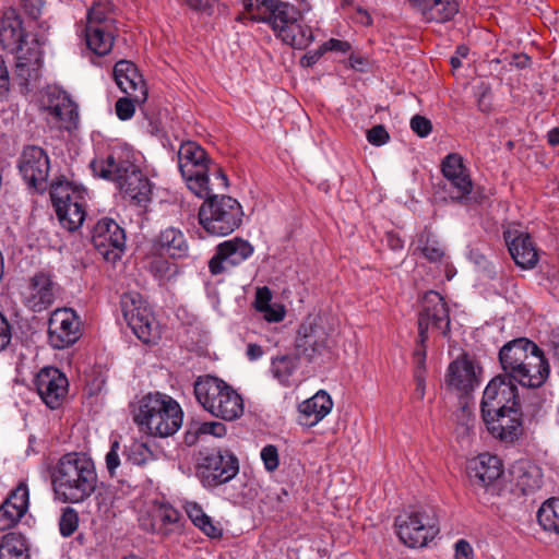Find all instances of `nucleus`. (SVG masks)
Segmentation results:
<instances>
[{
	"mask_svg": "<svg viewBox=\"0 0 559 559\" xmlns=\"http://www.w3.org/2000/svg\"><path fill=\"white\" fill-rule=\"evenodd\" d=\"M56 214L60 224L70 231L76 230L85 219V201L78 203V201L66 206L64 209L56 210Z\"/></svg>",
	"mask_w": 559,
	"mask_h": 559,
	"instance_id": "79ce46f5",
	"label": "nucleus"
},
{
	"mask_svg": "<svg viewBox=\"0 0 559 559\" xmlns=\"http://www.w3.org/2000/svg\"><path fill=\"white\" fill-rule=\"evenodd\" d=\"M34 383L41 401L50 409H57L62 405L69 391V381L58 368L40 369Z\"/></svg>",
	"mask_w": 559,
	"mask_h": 559,
	"instance_id": "a211bd4d",
	"label": "nucleus"
},
{
	"mask_svg": "<svg viewBox=\"0 0 559 559\" xmlns=\"http://www.w3.org/2000/svg\"><path fill=\"white\" fill-rule=\"evenodd\" d=\"M504 240L508 250L515 264L524 270L533 269L538 262L536 247L527 233L518 229L504 231Z\"/></svg>",
	"mask_w": 559,
	"mask_h": 559,
	"instance_id": "393cba45",
	"label": "nucleus"
},
{
	"mask_svg": "<svg viewBox=\"0 0 559 559\" xmlns=\"http://www.w3.org/2000/svg\"><path fill=\"white\" fill-rule=\"evenodd\" d=\"M474 551L472 546L465 539H460L455 544V559H473Z\"/></svg>",
	"mask_w": 559,
	"mask_h": 559,
	"instance_id": "680f3d73",
	"label": "nucleus"
},
{
	"mask_svg": "<svg viewBox=\"0 0 559 559\" xmlns=\"http://www.w3.org/2000/svg\"><path fill=\"white\" fill-rule=\"evenodd\" d=\"M537 521L544 530L559 534V498H550L540 506Z\"/></svg>",
	"mask_w": 559,
	"mask_h": 559,
	"instance_id": "37998d69",
	"label": "nucleus"
},
{
	"mask_svg": "<svg viewBox=\"0 0 559 559\" xmlns=\"http://www.w3.org/2000/svg\"><path fill=\"white\" fill-rule=\"evenodd\" d=\"M176 265L158 254L150 262V272L158 280H168L176 274Z\"/></svg>",
	"mask_w": 559,
	"mask_h": 559,
	"instance_id": "de8ad7c7",
	"label": "nucleus"
},
{
	"mask_svg": "<svg viewBox=\"0 0 559 559\" xmlns=\"http://www.w3.org/2000/svg\"><path fill=\"white\" fill-rule=\"evenodd\" d=\"M201 435H212L223 437L226 435V426L218 421H191L185 433V442L188 445L194 444Z\"/></svg>",
	"mask_w": 559,
	"mask_h": 559,
	"instance_id": "ea45409f",
	"label": "nucleus"
},
{
	"mask_svg": "<svg viewBox=\"0 0 559 559\" xmlns=\"http://www.w3.org/2000/svg\"><path fill=\"white\" fill-rule=\"evenodd\" d=\"M328 332L317 317H308L299 326L296 337V354L312 361L328 347Z\"/></svg>",
	"mask_w": 559,
	"mask_h": 559,
	"instance_id": "f3484780",
	"label": "nucleus"
},
{
	"mask_svg": "<svg viewBox=\"0 0 559 559\" xmlns=\"http://www.w3.org/2000/svg\"><path fill=\"white\" fill-rule=\"evenodd\" d=\"M383 241L392 250H400L403 248V240L393 231H388L384 235Z\"/></svg>",
	"mask_w": 559,
	"mask_h": 559,
	"instance_id": "69168bd1",
	"label": "nucleus"
},
{
	"mask_svg": "<svg viewBox=\"0 0 559 559\" xmlns=\"http://www.w3.org/2000/svg\"><path fill=\"white\" fill-rule=\"evenodd\" d=\"M49 168L48 155L41 147L31 145L23 150L19 158V169L28 187L36 190L44 189Z\"/></svg>",
	"mask_w": 559,
	"mask_h": 559,
	"instance_id": "6ab92c4d",
	"label": "nucleus"
},
{
	"mask_svg": "<svg viewBox=\"0 0 559 559\" xmlns=\"http://www.w3.org/2000/svg\"><path fill=\"white\" fill-rule=\"evenodd\" d=\"M478 108L484 112L490 109V87L488 85L478 86Z\"/></svg>",
	"mask_w": 559,
	"mask_h": 559,
	"instance_id": "e2e57ef3",
	"label": "nucleus"
},
{
	"mask_svg": "<svg viewBox=\"0 0 559 559\" xmlns=\"http://www.w3.org/2000/svg\"><path fill=\"white\" fill-rule=\"evenodd\" d=\"M367 140L372 145L381 146L388 143L390 135L382 124H377L367 131Z\"/></svg>",
	"mask_w": 559,
	"mask_h": 559,
	"instance_id": "864d4df0",
	"label": "nucleus"
},
{
	"mask_svg": "<svg viewBox=\"0 0 559 559\" xmlns=\"http://www.w3.org/2000/svg\"><path fill=\"white\" fill-rule=\"evenodd\" d=\"M84 189L74 187L69 181H57L50 188V198L55 210L68 207L75 201L84 202Z\"/></svg>",
	"mask_w": 559,
	"mask_h": 559,
	"instance_id": "e433bc0d",
	"label": "nucleus"
},
{
	"mask_svg": "<svg viewBox=\"0 0 559 559\" xmlns=\"http://www.w3.org/2000/svg\"><path fill=\"white\" fill-rule=\"evenodd\" d=\"M261 459L267 471L273 472L278 467V452L275 445L269 444L264 447L261 451Z\"/></svg>",
	"mask_w": 559,
	"mask_h": 559,
	"instance_id": "5fc2aeb1",
	"label": "nucleus"
},
{
	"mask_svg": "<svg viewBox=\"0 0 559 559\" xmlns=\"http://www.w3.org/2000/svg\"><path fill=\"white\" fill-rule=\"evenodd\" d=\"M91 167L99 177L119 183L135 166L127 160L117 162L109 155L106 159L93 160Z\"/></svg>",
	"mask_w": 559,
	"mask_h": 559,
	"instance_id": "f704fd0d",
	"label": "nucleus"
},
{
	"mask_svg": "<svg viewBox=\"0 0 559 559\" xmlns=\"http://www.w3.org/2000/svg\"><path fill=\"white\" fill-rule=\"evenodd\" d=\"M79 527V514L71 508L67 507L63 509L60 520L59 530L63 537H70Z\"/></svg>",
	"mask_w": 559,
	"mask_h": 559,
	"instance_id": "09e8293b",
	"label": "nucleus"
},
{
	"mask_svg": "<svg viewBox=\"0 0 559 559\" xmlns=\"http://www.w3.org/2000/svg\"><path fill=\"white\" fill-rule=\"evenodd\" d=\"M396 533L408 547H423L438 533V519L433 508L409 510L395 518Z\"/></svg>",
	"mask_w": 559,
	"mask_h": 559,
	"instance_id": "1a4fd4ad",
	"label": "nucleus"
},
{
	"mask_svg": "<svg viewBox=\"0 0 559 559\" xmlns=\"http://www.w3.org/2000/svg\"><path fill=\"white\" fill-rule=\"evenodd\" d=\"M0 41L4 49L15 55V74L21 79V85L27 87L39 76L45 37L27 31L17 12L9 9L1 20Z\"/></svg>",
	"mask_w": 559,
	"mask_h": 559,
	"instance_id": "f257e3e1",
	"label": "nucleus"
},
{
	"mask_svg": "<svg viewBox=\"0 0 559 559\" xmlns=\"http://www.w3.org/2000/svg\"><path fill=\"white\" fill-rule=\"evenodd\" d=\"M10 90V78L9 71L5 66V62L0 56V99H3L8 96Z\"/></svg>",
	"mask_w": 559,
	"mask_h": 559,
	"instance_id": "bf43d9fd",
	"label": "nucleus"
},
{
	"mask_svg": "<svg viewBox=\"0 0 559 559\" xmlns=\"http://www.w3.org/2000/svg\"><path fill=\"white\" fill-rule=\"evenodd\" d=\"M466 471L475 490H488L501 476L502 466L498 456L485 453L469 460Z\"/></svg>",
	"mask_w": 559,
	"mask_h": 559,
	"instance_id": "5701e85b",
	"label": "nucleus"
},
{
	"mask_svg": "<svg viewBox=\"0 0 559 559\" xmlns=\"http://www.w3.org/2000/svg\"><path fill=\"white\" fill-rule=\"evenodd\" d=\"M481 417L487 430L496 439L511 443L522 435L521 405Z\"/></svg>",
	"mask_w": 559,
	"mask_h": 559,
	"instance_id": "aec40b11",
	"label": "nucleus"
},
{
	"mask_svg": "<svg viewBox=\"0 0 559 559\" xmlns=\"http://www.w3.org/2000/svg\"><path fill=\"white\" fill-rule=\"evenodd\" d=\"M333 402L325 391H319L312 397L298 406V423L305 427H312L321 421L332 409Z\"/></svg>",
	"mask_w": 559,
	"mask_h": 559,
	"instance_id": "c756f323",
	"label": "nucleus"
},
{
	"mask_svg": "<svg viewBox=\"0 0 559 559\" xmlns=\"http://www.w3.org/2000/svg\"><path fill=\"white\" fill-rule=\"evenodd\" d=\"M153 250L160 255L180 259L188 255L189 245L180 229L168 227L154 238Z\"/></svg>",
	"mask_w": 559,
	"mask_h": 559,
	"instance_id": "c85d7f7f",
	"label": "nucleus"
},
{
	"mask_svg": "<svg viewBox=\"0 0 559 559\" xmlns=\"http://www.w3.org/2000/svg\"><path fill=\"white\" fill-rule=\"evenodd\" d=\"M153 453L143 442H132L127 451V459L134 465H143L151 457Z\"/></svg>",
	"mask_w": 559,
	"mask_h": 559,
	"instance_id": "8fccbe9b",
	"label": "nucleus"
},
{
	"mask_svg": "<svg viewBox=\"0 0 559 559\" xmlns=\"http://www.w3.org/2000/svg\"><path fill=\"white\" fill-rule=\"evenodd\" d=\"M29 493L24 483L10 491L0 504V532L14 527L28 510Z\"/></svg>",
	"mask_w": 559,
	"mask_h": 559,
	"instance_id": "b1692460",
	"label": "nucleus"
},
{
	"mask_svg": "<svg viewBox=\"0 0 559 559\" xmlns=\"http://www.w3.org/2000/svg\"><path fill=\"white\" fill-rule=\"evenodd\" d=\"M119 189L126 199H129L136 205H144L150 201L152 189L148 179L134 167L118 183Z\"/></svg>",
	"mask_w": 559,
	"mask_h": 559,
	"instance_id": "2f4dec72",
	"label": "nucleus"
},
{
	"mask_svg": "<svg viewBox=\"0 0 559 559\" xmlns=\"http://www.w3.org/2000/svg\"><path fill=\"white\" fill-rule=\"evenodd\" d=\"M445 381L449 388L463 393L473 391L479 383L475 365L466 355L450 364Z\"/></svg>",
	"mask_w": 559,
	"mask_h": 559,
	"instance_id": "cd10ccee",
	"label": "nucleus"
},
{
	"mask_svg": "<svg viewBox=\"0 0 559 559\" xmlns=\"http://www.w3.org/2000/svg\"><path fill=\"white\" fill-rule=\"evenodd\" d=\"M193 389L198 403L212 416L231 421L243 414L241 395L224 380L213 376L199 377Z\"/></svg>",
	"mask_w": 559,
	"mask_h": 559,
	"instance_id": "0eeeda50",
	"label": "nucleus"
},
{
	"mask_svg": "<svg viewBox=\"0 0 559 559\" xmlns=\"http://www.w3.org/2000/svg\"><path fill=\"white\" fill-rule=\"evenodd\" d=\"M414 253H420L430 263H437L443 259L445 250L438 237L425 228L417 236Z\"/></svg>",
	"mask_w": 559,
	"mask_h": 559,
	"instance_id": "c9c22d12",
	"label": "nucleus"
},
{
	"mask_svg": "<svg viewBox=\"0 0 559 559\" xmlns=\"http://www.w3.org/2000/svg\"><path fill=\"white\" fill-rule=\"evenodd\" d=\"M520 404L518 386L507 376L493 377L485 388L480 402L481 416L501 412Z\"/></svg>",
	"mask_w": 559,
	"mask_h": 559,
	"instance_id": "4468645a",
	"label": "nucleus"
},
{
	"mask_svg": "<svg viewBox=\"0 0 559 559\" xmlns=\"http://www.w3.org/2000/svg\"><path fill=\"white\" fill-rule=\"evenodd\" d=\"M178 165L187 187L200 198L228 188V178L222 167L197 142L187 141L180 145Z\"/></svg>",
	"mask_w": 559,
	"mask_h": 559,
	"instance_id": "20e7f679",
	"label": "nucleus"
},
{
	"mask_svg": "<svg viewBox=\"0 0 559 559\" xmlns=\"http://www.w3.org/2000/svg\"><path fill=\"white\" fill-rule=\"evenodd\" d=\"M441 171L444 179L440 185V190L444 200L462 204H468L474 200L473 182L461 155L449 154L442 160Z\"/></svg>",
	"mask_w": 559,
	"mask_h": 559,
	"instance_id": "f8f14e48",
	"label": "nucleus"
},
{
	"mask_svg": "<svg viewBox=\"0 0 559 559\" xmlns=\"http://www.w3.org/2000/svg\"><path fill=\"white\" fill-rule=\"evenodd\" d=\"M322 48L325 51H337L342 53H346L350 49V44L345 40H340L335 38H331L322 45Z\"/></svg>",
	"mask_w": 559,
	"mask_h": 559,
	"instance_id": "052dcab7",
	"label": "nucleus"
},
{
	"mask_svg": "<svg viewBox=\"0 0 559 559\" xmlns=\"http://www.w3.org/2000/svg\"><path fill=\"white\" fill-rule=\"evenodd\" d=\"M300 357L281 355L272 359V373L282 384L289 385V379L295 372Z\"/></svg>",
	"mask_w": 559,
	"mask_h": 559,
	"instance_id": "c03bdc74",
	"label": "nucleus"
},
{
	"mask_svg": "<svg viewBox=\"0 0 559 559\" xmlns=\"http://www.w3.org/2000/svg\"><path fill=\"white\" fill-rule=\"evenodd\" d=\"M92 242L107 261H116L124 249L126 234L114 219L105 217L93 227Z\"/></svg>",
	"mask_w": 559,
	"mask_h": 559,
	"instance_id": "2eb2a0df",
	"label": "nucleus"
},
{
	"mask_svg": "<svg viewBox=\"0 0 559 559\" xmlns=\"http://www.w3.org/2000/svg\"><path fill=\"white\" fill-rule=\"evenodd\" d=\"M86 26H116L115 20L109 15V4L96 3L87 13Z\"/></svg>",
	"mask_w": 559,
	"mask_h": 559,
	"instance_id": "49530a36",
	"label": "nucleus"
},
{
	"mask_svg": "<svg viewBox=\"0 0 559 559\" xmlns=\"http://www.w3.org/2000/svg\"><path fill=\"white\" fill-rule=\"evenodd\" d=\"M238 471L239 463L235 454L214 449L201 451L195 466V475L204 487L228 483Z\"/></svg>",
	"mask_w": 559,
	"mask_h": 559,
	"instance_id": "9d476101",
	"label": "nucleus"
},
{
	"mask_svg": "<svg viewBox=\"0 0 559 559\" xmlns=\"http://www.w3.org/2000/svg\"><path fill=\"white\" fill-rule=\"evenodd\" d=\"M120 305L124 321L140 341L151 343L158 338V323L150 306L140 294H123Z\"/></svg>",
	"mask_w": 559,
	"mask_h": 559,
	"instance_id": "9b49d317",
	"label": "nucleus"
},
{
	"mask_svg": "<svg viewBox=\"0 0 559 559\" xmlns=\"http://www.w3.org/2000/svg\"><path fill=\"white\" fill-rule=\"evenodd\" d=\"M450 313L443 297L433 290L425 294L423 307L418 313V336L415 348L427 349L428 329L440 330L444 337L450 335Z\"/></svg>",
	"mask_w": 559,
	"mask_h": 559,
	"instance_id": "ddd939ff",
	"label": "nucleus"
},
{
	"mask_svg": "<svg viewBox=\"0 0 559 559\" xmlns=\"http://www.w3.org/2000/svg\"><path fill=\"white\" fill-rule=\"evenodd\" d=\"M12 340V325L7 317L0 312V352L8 348Z\"/></svg>",
	"mask_w": 559,
	"mask_h": 559,
	"instance_id": "6e6d98bb",
	"label": "nucleus"
},
{
	"mask_svg": "<svg viewBox=\"0 0 559 559\" xmlns=\"http://www.w3.org/2000/svg\"><path fill=\"white\" fill-rule=\"evenodd\" d=\"M0 559H28L25 538L15 533L4 535L0 544Z\"/></svg>",
	"mask_w": 559,
	"mask_h": 559,
	"instance_id": "a19ab883",
	"label": "nucleus"
},
{
	"mask_svg": "<svg viewBox=\"0 0 559 559\" xmlns=\"http://www.w3.org/2000/svg\"><path fill=\"white\" fill-rule=\"evenodd\" d=\"M426 349L425 348H415L413 353L414 360V380H415V391L414 395L418 400H423L425 397V366H426Z\"/></svg>",
	"mask_w": 559,
	"mask_h": 559,
	"instance_id": "a18cd8bd",
	"label": "nucleus"
},
{
	"mask_svg": "<svg viewBox=\"0 0 559 559\" xmlns=\"http://www.w3.org/2000/svg\"><path fill=\"white\" fill-rule=\"evenodd\" d=\"M411 128L418 136L426 138L432 130V123L428 118L415 115L411 119Z\"/></svg>",
	"mask_w": 559,
	"mask_h": 559,
	"instance_id": "603ef678",
	"label": "nucleus"
},
{
	"mask_svg": "<svg viewBox=\"0 0 559 559\" xmlns=\"http://www.w3.org/2000/svg\"><path fill=\"white\" fill-rule=\"evenodd\" d=\"M119 448H120L119 442L114 441L110 445V450L108 451V453L105 456L106 467L111 476L115 474V471L120 465V459L118 455Z\"/></svg>",
	"mask_w": 559,
	"mask_h": 559,
	"instance_id": "13d9d810",
	"label": "nucleus"
},
{
	"mask_svg": "<svg viewBox=\"0 0 559 559\" xmlns=\"http://www.w3.org/2000/svg\"><path fill=\"white\" fill-rule=\"evenodd\" d=\"M253 253V247L247 240L234 238L217 246L215 255L210 260L209 267L213 275H218L228 267L236 266Z\"/></svg>",
	"mask_w": 559,
	"mask_h": 559,
	"instance_id": "4be33fe9",
	"label": "nucleus"
},
{
	"mask_svg": "<svg viewBox=\"0 0 559 559\" xmlns=\"http://www.w3.org/2000/svg\"><path fill=\"white\" fill-rule=\"evenodd\" d=\"M80 336V319L72 309H56L51 313L48 322V337L53 348L63 349L69 347Z\"/></svg>",
	"mask_w": 559,
	"mask_h": 559,
	"instance_id": "dca6fc26",
	"label": "nucleus"
},
{
	"mask_svg": "<svg viewBox=\"0 0 559 559\" xmlns=\"http://www.w3.org/2000/svg\"><path fill=\"white\" fill-rule=\"evenodd\" d=\"M468 55V48L464 45L459 46L455 51V56H452L450 63L453 69H459L462 66L461 59Z\"/></svg>",
	"mask_w": 559,
	"mask_h": 559,
	"instance_id": "774afa93",
	"label": "nucleus"
},
{
	"mask_svg": "<svg viewBox=\"0 0 559 559\" xmlns=\"http://www.w3.org/2000/svg\"><path fill=\"white\" fill-rule=\"evenodd\" d=\"M413 9L419 12L426 22L444 23L459 12L456 0H413Z\"/></svg>",
	"mask_w": 559,
	"mask_h": 559,
	"instance_id": "7c9ffc66",
	"label": "nucleus"
},
{
	"mask_svg": "<svg viewBox=\"0 0 559 559\" xmlns=\"http://www.w3.org/2000/svg\"><path fill=\"white\" fill-rule=\"evenodd\" d=\"M204 202L199 210V223L206 233L213 236H227L238 228L242 222L240 203L215 191L204 195Z\"/></svg>",
	"mask_w": 559,
	"mask_h": 559,
	"instance_id": "6e6552de",
	"label": "nucleus"
},
{
	"mask_svg": "<svg viewBox=\"0 0 559 559\" xmlns=\"http://www.w3.org/2000/svg\"><path fill=\"white\" fill-rule=\"evenodd\" d=\"M323 53H324V50L321 47L320 49H318L316 51H310L307 55H305L301 58L300 62L305 67H311L320 60V58L322 57Z\"/></svg>",
	"mask_w": 559,
	"mask_h": 559,
	"instance_id": "338daca9",
	"label": "nucleus"
},
{
	"mask_svg": "<svg viewBox=\"0 0 559 559\" xmlns=\"http://www.w3.org/2000/svg\"><path fill=\"white\" fill-rule=\"evenodd\" d=\"M183 412L179 403L167 394L148 393L140 401L133 415L141 431L154 437H169L182 425Z\"/></svg>",
	"mask_w": 559,
	"mask_h": 559,
	"instance_id": "423d86ee",
	"label": "nucleus"
},
{
	"mask_svg": "<svg viewBox=\"0 0 559 559\" xmlns=\"http://www.w3.org/2000/svg\"><path fill=\"white\" fill-rule=\"evenodd\" d=\"M49 115L59 122V128L70 130L76 126L79 111L76 105L67 96L48 107Z\"/></svg>",
	"mask_w": 559,
	"mask_h": 559,
	"instance_id": "4c0bfd02",
	"label": "nucleus"
},
{
	"mask_svg": "<svg viewBox=\"0 0 559 559\" xmlns=\"http://www.w3.org/2000/svg\"><path fill=\"white\" fill-rule=\"evenodd\" d=\"M44 0H21V5L25 14L33 21L37 20L44 8Z\"/></svg>",
	"mask_w": 559,
	"mask_h": 559,
	"instance_id": "4d7b16f0",
	"label": "nucleus"
},
{
	"mask_svg": "<svg viewBox=\"0 0 559 559\" xmlns=\"http://www.w3.org/2000/svg\"><path fill=\"white\" fill-rule=\"evenodd\" d=\"M117 31V26H86L85 38L87 47L98 56L107 55L114 46Z\"/></svg>",
	"mask_w": 559,
	"mask_h": 559,
	"instance_id": "72a5a7b5",
	"label": "nucleus"
},
{
	"mask_svg": "<svg viewBox=\"0 0 559 559\" xmlns=\"http://www.w3.org/2000/svg\"><path fill=\"white\" fill-rule=\"evenodd\" d=\"M187 514L192 523L199 527L206 536L219 538L223 535V528L219 523L214 522L203 509L195 502H190L186 508Z\"/></svg>",
	"mask_w": 559,
	"mask_h": 559,
	"instance_id": "58836bf2",
	"label": "nucleus"
},
{
	"mask_svg": "<svg viewBox=\"0 0 559 559\" xmlns=\"http://www.w3.org/2000/svg\"><path fill=\"white\" fill-rule=\"evenodd\" d=\"M257 8L267 13L264 21L271 25L283 43L296 49H305L312 43V31L304 23L305 13L311 9L307 0H296L295 3L281 0H257Z\"/></svg>",
	"mask_w": 559,
	"mask_h": 559,
	"instance_id": "39448f33",
	"label": "nucleus"
},
{
	"mask_svg": "<svg viewBox=\"0 0 559 559\" xmlns=\"http://www.w3.org/2000/svg\"><path fill=\"white\" fill-rule=\"evenodd\" d=\"M260 311L264 312V318L270 322H280L284 319L285 312L282 308L274 309L271 305L260 307Z\"/></svg>",
	"mask_w": 559,
	"mask_h": 559,
	"instance_id": "0e129e2a",
	"label": "nucleus"
},
{
	"mask_svg": "<svg viewBox=\"0 0 559 559\" xmlns=\"http://www.w3.org/2000/svg\"><path fill=\"white\" fill-rule=\"evenodd\" d=\"M180 513L168 503H155L141 519V526L162 537H169L181 531Z\"/></svg>",
	"mask_w": 559,
	"mask_h": 559,
	"instance_id": "412c9836",
	"label": "nucleus"
},
{
	"mask_svg": "<svg viewBox=\"0 0 559 559\" xmlns=\"http://www.w3.org/2000/svg\"><path fill=\"white\" fill-rule=\"evenodd\" d=\"M114 78L119 88L134 100L144 104L147 99V88L142 75L135 66L128 60H120L115 64Z\"/></svg>",
	"mask_w": 559,
	"mask_h": 559,
	"instance_id": "bb28decb",
	"label": "nucleus"
},
{
	"mask_svg": "<svg viewBox=\"0 0 559 559\" xmlns=\"http://www.w3.org/2000/svg\"><path fill=\"white\" fill-rule=\"evenodd\" d=\"M134 96L121 97L116 102L115 109L120 120L130 119L135 111V106L141 105L134 100Z\"/></svg>",
	"mask_w": 559,
	"mask_h": 559,
	"instance_id": "3c124183",
	"label": "nucleus"
},
{
	"mask_svg": "<svg viewBox=\"0 0 559 559\" xmlns=\"http://www.w3.org/2000/svg\"><path fill=\"white\" fill-rule=\"evenodd\" d=\"M50 478L56 499L64 503L85 501L98 481L94 461L81 452L63 454L50 469Z\"/></svg>",
	"mask_w": 559,
	"mask_h": 559,
	"instance_id": "f03ea898",
	"label": "nucleus"
},
{
	"mask_svg": "<svg viewBox=\"0 0 559 559\" xmlns=\"http://www.w3.org/2000/svg\"><path fill=\"white\" fill-rule=\"evenodd\" d=\"M502 376L526 388L542 386L549 376V364L536 343L519 337L506 343L499 350Z\"/></svg>",
	"mask_w": 559,
	"mask_h": 559,
	"instance_id": "7ed1b4c3",
	"label": "nucleus"
},
{
	"mask_svg": "<svg viewBox=\"0 0 559 559\" xmlns=\"http://www.w3.org/2000/svg\"><path fill=\"white\" fill-rule=\"evenodd\" d=\"M515 486L527 495L540 488L543 483L542 469L528 460L516 461L510 471Z\"/></svg>",
	"mask_w": 559,
	"mask_h": 559,
	"instance_id": "473e14b6",
	"label": "nucleus"
},
{
	"mask_svg": "<svg viewBox=\"0 0 559 559\" xmlns=\"http://www.w3.org/2000/svg\"><path fill=\"white\" fill-rule=\"evenodd\" d=\"M56 283L49 273L37 272L29 278L26 305L34 312H40L50 307L56 297Z\"/></svg>",
	"mask_w": 559,
	"mask_h": 559,
	"instance_id": "a878e982",
	"label": "nucleus"
}]
</instances>
